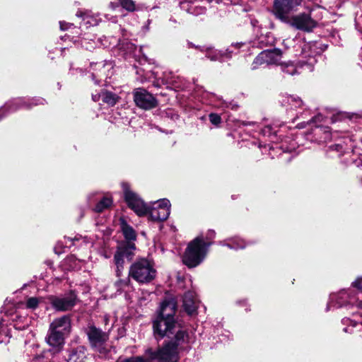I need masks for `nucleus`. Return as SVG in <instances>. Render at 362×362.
I'll return each mask as SVG.
<instances>
[{"instance_id":"f257e3e1","label":"nucleus","mask_w":362,"mask_h":362,"mask_svg":"<svg viewBox=\"0 0 362 362\" xmlns=\"http://www.w3.org/2000/svg\"><path fill=\"white\" fill-rule=\"evenodd\" d=\"M153 328L156 337H167L169 339H178L180 341H187L188 334L175 319L157 315L153 322Z\"/></svg>"},{"instance_id":"f03ea898","label":"nucleus","mask_w":362,"mask_h":362,"mask_svg":"<svg viewBox=\"0 0 362 362\" xmlns=\"http://www.w3.org/2000/svg\"><path fill=\"white\" fill-rule=\"evenodd\" d=\"M211 242L205 241L203 236L199 235L190 241L182 256L183 263L189 268L199 265L206 257Z\"/></svg>"},{"instance_id":"7ed1b4c3","label":"nucleus","mask_w":362,"mask_h":362,"mask_svg":"<svg viewBox=\"0 0 362 362\" xmlns=\"http://www.w3.org/2000/svg\"><path fill=\"white\" fill-rule=\"evenodd\" d=\"M187 341H180L178 339L170 340L157 351L148 349L145 351L146 357L149 362H177L179 359V352L184 348Z\"/></svg>"},{"instance_id":"20e7f679","label":"nucleus","mask_w":362,"mask_h":362,"mask_svg":"<svg viewBox=\"0 0 362 362\" xmlns=\"http://www.w3.org/2000/svg\"><path fill=\"white\" fill-rule=\"evenodd\" d=\"M154 262L147 258H139L131 266L129 277L139 284H148L156 276Z\"/></svg>"},{"instance_id":"39448f33","label":"nucleus","mask_w":362,"mask_h":362,"mask_svg":"<svg viewBox=\"0 0 362 362\" xmlns=\"http://www.w3.org/2000/svg\"><path fill=\"white\" fill-rule=\"evenodd\" d=\"M112 326L113 325H111L109 327H105V329L107 331L104 332L93 325H88L86 329V333L91 346L103 356H105L108 352L106 342L109 339V332Z\"/></svg>"},{"instance_id":"423d86ee","label":"nucleus","mask_w":362,"mask_h":362,"mask_svg":"<svg viewBox=\"0 0 362 362\" xmlns=\"http://www.w3.org/2000/svg\"><path fill=\"white\" fill-rule=\"evenodd\" d=\"M346 305H355L362 310V301L358 300L354 292L351 288L342 289L337 293H332L326 310L328 311L332 308H338Z\"/></svg>"},{"instance_id":"0eeeda50","label":"nucleus","mask_w":362,"mask_h":362,"mask_svg":"<svg viewBox=\"0 0 362 362\" xmlns=\"http://www.w3.org/2000/svg\"><path fill=\"white\" fill-rule=\"evenodd\" d=\"M45 103V100L40 98L31 99L17 98L12 99L6 102L5 105L0 108V120L6 117L8 114L14 112L19 109H30L33 106L44 105Z\"/></svg>"},{"instance_id":"6e6552de","label":"nucleus","mask_w":362,"mask_h":362,"mask_svg":"<svg viewBox=\"0 0 362 362\" xmlns=\"http://www.w3.org/2000/svg\"><path fill=\"white\" fill-rule=\"evenodd\" d=\"M303 0H274L272 13L275 17L284 23L288 21L289 13L298 11Z\"/></svg>"},{"instance_id":"1a4fd4ad","label":"nucleus","mask_w":362,"mask_h":362,"mask_svg":"<svg viewBox=\"0 0 362 362\" xmlns=\"http://www.w3.org/2000/svg\"><path fill=\"white\" fill-rule=\"evenodd\" d=\"M135 250V244L132 242H124L117 246L114 255V262L116 265L115 272L117 277L121 276L122 274L124 259H132L134 255Z\"/></svg>"},{"instance_id":"9d476101","label":"nucleus","mask_w":362,"mask_h":362,"mask_svg":"<svg viewBox=\"0 0 362 362\" xmlns=\"http://www.w3.org/2000/svg\"><path fill=\"white\" fill-rule=\"evenodd\" d=\"M122 187L125 202L129 208L133 210L139 216H146L148 211V204H145L137 194L131 190L129 184L122 183Z\"/></svg>"},{"instance_id":"9b49d317","label":"nucleus","mask_w":362,"mask_h":362,"mask_svg":"<svg viewBox=\"0 0 362 362\" xmlns=\"http://www.w3.org/2000/svg\"><path fill=\"white\" fill-rule=\"evenodd\" d=\"M170 202L167 199H162L148 204V211L146 216L152 221H164L170 213Z\"/></svg>"},{"instance_id":"f8f14e48","label":"nucleus","mask_w":362,"mask_h":362,"mask_svg":"<svg viewBox=\"0 0 362 362\" xmlns=\"http://www.w3.org/2000/svg\"><path fill=\"white\" fill-rule=\"evenodd\" d=\"M291 26L305 32H310L317 26V22L312 18L310 13H301L292 16L288 21L284 22Z\"/></svg>"},{"instance_id":"ddd939ff","label":"nucleus","mask_w":362,"mask_h":362,"mask_svg":"<svg viewBox=\"0 0 362 362\" xmlns=\"http://www.w3.org/2000/svg\"><path fill=\"white\" fill-rule=\"evenodd\" d=\"M47 299L54 310L64 312L71 310L75 305L76 295L71 291L64 296H49Z\"/></svg>"},{"instance_id":"4468645a","label":"nucleus","mask_w":362,"mask_h":362,"mask_svg":"<svg viewBox=\"0 0 362 362\" xmlns=\"http://www.w3.org/2000/svg\"><path fill=\"white\" fill-rule=\"evenodd\" d=\"M133 95L136 105L140 108L150 110L157 105V101L153 95L144 88L135 89Z\"/></svg>"},{"instance_id":"2eb2a0df","label":"nucleus","mask_w":362,"mask_h":362,"mask_svg":"<svg viewBox=\"0 0 362 362\" xmlns=\"http://www.w3.org/2000/svg\"><path fill=\"white\" fill-rule=\"evenodd\" d=\"M242 46L240 43L232 44L225 52L214 49L212 47H202L201 52L206 53V57L211 61H222L225 57H230L235 49H238Z\"/></svg>"},{"instance_id":"dca6fc26","label":"nucleus","mask_w":362,"mask_h":362,"mask_svg":"<svg viewBox=\"0 0 362 362\" xmlns=\"http://www.w3.org/2000/svg\"><path fill=\"white\" fill-rule=\"evenodd\" d=\"M93 69L92 77L93 80H95V83L98 84L99 81L103 79V77H110V71L113 68L112 63L111 62H101L99 63L91 64Z\"/></svg>"},{"instance_id":"f3484780","label":"nucleus","mask_w":362,"mask_h":362,"mask_svg":"<svg viewBox=\"0 0 362 362\" xmlns=\"http://www.w3.org/2000/svg\"><path fill=\"white\" fill-rule=\"evenodd\" d=\"M316 62L317 60L315 57H310L307 61L300 62L298 65H296L293 62L284 63L280 65L284 72L289 75H294L298 72V70L299 67L303 68L307 66L308 69L311 71Z\"/></svg>"},{"instance_id":"a211bd4d","label":"nucleus","mask_w":362,"mask_h":362,"mask_svg":"<svg viewBox=\"0 0 362 362\" xmlns=\"http://www.w3.org/2000/svg\"><path fill=\"white\" fill-rule=\"evenodd\" d=\"M176 310L177 302L175 299L172 297H167L161 303L157 315L175 319Z\"/></svg>"},{"instance_id":"6ab92c4d","label":"nucleus","mask_w":362,"mask_h":362,"mask_svg":"<svg viewBox=\"0 0 362 362\" xmlns=\"http://www.w3.org/2000/svg\"><path fill=\"white\" fill-rule=\"evenodd\" d=\"M52 331L67 336L71 331V320L69 316L64 315L55 319L49 325Z\"/></svg>"},{"instance_id":"aec40b11","label":"nucleus","mask_w":362,"mask_h":362,"mask_svg":"<svg viewBox=\"0 0 362 362\" xmlns=\"http://www.w3.org/2000/svg\"><path fill=\"white\" fill-rule=\"evenodd\" d=\"M66 335L59 333V332L52 331L49 329L46 341L52 347L54 352H59L64 346Z\"/></svg>"},{"instance_id":"412c9836","label":"nucleus","mask_w":362,"mask_h":362,"mask_svg":"<svg viewBox=\"0 0 362 362\" xmlns=\"http://www.w3.org/2000/svg\"><path fill=\"white\" fill-rule=\"evenodd\" d=\"M95 195H98V194H93L88 197V202L90 204L96 202L95 206L93 208V211L97 213H100L104 211L105 210L109 209L112 204V197L110 196H104V197H98L95 199L92 198V197Z\"/></svg>"},{"instance_id":"4be33fe9","label":"nucleus","mask_w":362,"mask_h":362,"mask_svg":"<svg viewBox=\"0 0 362 362\" xmlns=\"http://www.w3.org/2000/svg\"><path fill=\"white\" fill-rule=\"evenodd\" d=\"M282 105L286 107V110H293L298 108H303L305 103L297 95H290L284 97L282 99Z\"/></svg>"},{"instance_id":"5701e85b","label":"nucleus","mask_w":362,"mask_h":362,"mask_svg":"<svg viewBox=\"0 0 362 362\" xmlns=\"http://www.w3.org/2000/svg\"><path fill=\"white\" fill-rule=\"evenodd\" d=\"M183 306L188 314L192 315L195 313L197 305L195 293L193 291H188L185 294L183 297Z\"/></svg>"},{"instance_id":"b1692460","label":"nucleus","mask_w":362,"mask_h":362,"mask_svg":"<svg viewBox=\"0 0 362 362\" xmlns=\"http://www.w3.org/2000/svg\"><path fill=\"white\" fill-rule=\"evenodd\" d=\"M92 98L95 102L101 99L103 103L110 106L115 105L118 100L117 95L110 91H102L98 94L93 95Z\"/></svg>"},{"instance_id":"393cba45","label":"nucleus","mask_w":362,"mask_h":362,"mask_svg":"<svg viewBox=\"0 0 362 362\" xmlns=\"http://www.w3.org/2000/svg\"><path fill=\"white\" fill-rule=\"evenodd\" d=\"M86 349L83 346H78L71 351L67 362H85Z\"/></svg>"},{"instance_id":"a878e982","label":"nucleus","mask_w":362,"mask_h":362,"mask_svg":"<svg viewBox=\"0 0 362 362\" xmlns=\"http://www.w3.org/2000/svg\"><path fill=\"white\" fill-rule=\"evenodd\" d=\"M219 245L226 246L230 249L239 250L245 248L247 244L244 240L238 237H235L220 242Z\"/></svg>"},{"instance_id":"bb28decb","label":"nucleus","mask_w":362,"mask_h":362,"mask_svg":"<svg viewBox=\"0 0 362 362\" xmlns=\"http://www.w3.org/2000/svg\"><path fill=\"white\" fill-rule=\"evenodd\" d=\"M267 54V65L281 64V51L279 49H267L263 51Z\"/></svg>"},{"instance_id":"cd10ccee","label":"nucleus","mask_w":362,"mask_h":362,"mask_svg":"<svg viewBox=\"0 0 362 362\" xmlns=\"http://www.w3.org/2000/svg\"><path fill=\"white\" fill-rule=\"evenodd\" d=\"M315 135L318 136L316 140L319 143L327 142L332 139V134L329 128L327 127H321L317 126L315 129Z\"/></svg>"},{"instance_id":"c85d7f7f","label":"nucleus","mask_w":362,"mask_h":362,"mask_svg":"<svg viewBox=\"0 0 362 362\" xmlns=\"http://www.w3.org/2000/svg\"><path fill=\"white\" fill-rule=\"evenodd\" d=\"M345 141L342 140L338 141L334 144H332L328 147V153L330 156H340L347 150V147L344 146Z\"/></svg>"},{"instance_id":"c756f323","label":"nucleus","mask_w":362,"mask_h":362,"mask_svg":"<svg viewBox=\"0 0 362 362\" xmlns=\"http://www.w3.org/2000/svg\"><path fill=\"white\" fill-rule=\"evenodd\" d=\"M120 225L123 235L125 239L129 240L128 242L136 240V234L135 230L123 218L120 219Z\"/></svg>"},{"instance_id":"7c9ffc66","label":"nucleus","mask_w":362,"mask_h":362,"mask_svg":"<svg viewBox=\"0 0 362 362\" xmlns=\"http://www.w3.org/2000/svg\"><path fill=\"white\" fill-rule=\"evenodd\" d=\"M361 316L362 317V311L360 313ZM342 323L344 325H347L345 328H344V331L345 332L353 333V329L356 327H362V321L358 322L354 320H351L350 318L345 317L342 320Z\"/></svg>"},{"instance_id":"2f4dec72","label":"nucleus","mask_w":362,"mask_h":362,"mask_svg":"<svg viewBox=\"0 0 362 362\" xmlns=\"http://www.w3.org/2000/svg\"><path fill=\"white\" fill-rule=\"evenodd\" d=\"M13 327L16 329L23 330L29 326L30 320L27 317H18L16 315V318L13 319Z\"/></svg>"},{"instance_id":"473e14b6","label":"nucleus","mask_w":362,"mask_h":362,"mask_svg":"<svg viewBox=\"0 0 362 362\" xmlns=\"http://www.w3.org/2000/svg\"><path fill=\"white\" fill-rule=\"evenodd\" d=\"M266 58H267V54L265 53H264V52L262 51L255 59V60L252 64V69H256L262 65H267V59Z\"/></svg>"},{"instance_id":"72a5a7b5","label":"nucleus","mask_w":362,"mask_h":362,"mask_svg":"<svg viewBox=\"0 0 362 362\" xmlns=\"http://www.w3.org/2000/svg\"><path fill=\"white\" fill-rule=\"evenodd\" d=\"M179 78L175 77L172 73H164L163 83L173 85L176 88H182L180 86L177 85V80Z\"/></svg>"},{"instance_id":"f704fd0d","label":"nucleus","mask_w":362,"mask_h":362,"mask_svg":"<svg viewBox=\"0 0 362 362\" xmlns=\"http://www.w3.org/2000/svg\"><path fill=\"white\" fill-rule=\"evenodd\" d=\"M119 5L126 11L133 12L136 10V4L133 0H117Z\"/></svg>"},{"instance_id":"c9c22d12","label":"nucleus","mask_w":362,"mask_h":362,"mask_svg":"<svg viewBox=\"0 0 362 362\" xmlns=\"http://www.w3.org/2000/svg\"><path fill=\"white\" fill-rule=\"evenodd\" d=\"M186 6H188V4L186 3H181L182 8L187 10V12L192 14L198 15L202 13L204 11V9L202 7L197 8L192 6H190V7H187Z\"/></svg>"},{"instance_id":"e433bc0d","label":"nucleus","mask_w":362,"mask_h":362,"mask_svg":"<svg viewBox=\"0 0 362 362\" xmlns=\"http://www.w3.org/2000/svg\"><path fill=\"white\" fill-rule=\"evenodd\" d=\"M41 302V299L35 297L29 298L26 303L25 306L27 308L34 310L37 308L40 303Z\"/></svg>"},{"instance_id":"4c0bfd02","label":"nucleus","mask_w":362,"mask_h":362,"mask_svg":"<svg viewBox=\"0 0 362 362\" xmlns=\"http://www.w3.org/2000/svg\"><path fill=\"white\" fill-rule=\"evenodd\" d=\"M117 362H149L148 357L146 358L143 356H131L129 358L119 359Z\"/></svg>"},{"instance_id":"58836bf2","label":"nucleus","mask_w":362,"mask_h":362,"mask_svg":"<svg viewBox=\"0 0 362 362\" xmlns=\"http://www.w3.org/2000/svg\"><path fill=\"white\" fill-rule=\"evenodd\" d=\"M276 132L275 127L272 125H267L262 129V133L264 136H271Z\"/></svg>"},{"instance_id":"ea45409f","label":"nucleus","mask_w":362,"mask_h":362,"mask_svg":"<svg viewBox=\"0 0 362 362\" xmlns=\"http://www.w3.org/2000/svg\"><path fill=\"white\" fill-rule=\"evenodd\" d=\"M7 338H9V336L6 327H0V343H6Z\"/></svg>"},{"instance_id":"a19ab883","label":"nucleus","mask_w":362,"mask_h":362,"mask_svg":"<svg viewBox=\"0 0 362 362\" xmlns=\"http://www.w3.org/2000/svg\"><path fill=\"white\" fill-rule=\"evenodd\" d=\"M120 49H124V51H125L126 54H131L136 49V46L133 43L127 42L125 45H122L120 47Z\"/></svg>"},{"instance_id":"79ce46f5","label":"nucleus","mask_w":362,"mask_h":362,"mask_svg":"<svg viewBox=\"0 0 362 362\" xmlns=\"http://www.w3.org/2000/svg\"><path fill=\"white\" fill-rule=\"evenodd\" d=\"M209 118L211 123L216 126L218 125L221 121V118L220 115H218V114H216V113H211L209 115Z\"/></svg>"},{"instance_id":"37998d69","label":"nucleus","mask_w":362,"mask_h":362,"mask_svg":"<svg viewBox=\"0 0 362 362\" xmlns=\"http://www.w3.org/2000/svg\"><path fill=\"white\" fill-rule=\"evenodd\" d=\"M130 284V280L129 278H126L124 279H119L116 281L115 285L119 288H123L125 286H129Z\"/></svg>"},{"instance_id":"c03bdc74","label":"nucleus","mask_w":362,"mask_h":362,"mask_svg":"<svg viewBox=\"0 0 362 362\" xmlns=\"http://www.w3.org/2000/svg\"><path fill=\"white\" fill-rule=\"evenodd\" d=\"M351 286L352 288H356L359 292L362 293V277H358L354 281H353Z\"/></svg>"},{"instance_id":"a18cd8bd","label":"nucleus","mask_w":362,"mask_h":362,"mask_svg":"<svg viewBox=\"0 0 362 362\" xmlns=\"http://www.w3.org/2000/svg\"><path fill=\"white\" fill-rule=\"evenodd\" d=\"M68 240L70 242H71V241H77V242L82 241L84 243H89V240L87 237H82L81 235H76L74 239L69 238Z\"/></svg>"},{"instance_id":"49530a36","label":"nucleus","mask_w":362,"mask_h":362,"mask_svg":"<svg viewBox=\"0 0 362 362\" xmlns=\"http://www.w3.org/2000/svg\"><path fill=\"white\" fill-rule=\"evenodd\" d=\"M59 24H60V28L62 30H68L70 27L74 26V25L72 23H66L64 21H61L59 23Z\"/></svg>"},{"instance_id":"de8ad7c7","label":"nucleus","mask_w":362,"mask_h":362,"mask_svg":"<svg viewBox=\"0 0 362 362\" xmlns=\"http://www.w3.org/2000/svg\"><path fill=\"white\" fill-rule=\"evenodd\" d=\"M323 119V117L322 115H317L315 117H313L310 121V123H317L318 122H322Z\"/></svg>"},{"instance_id":"09e8293b","label":"nucleus","mask_w":362,"mask_h":362,"mask_svg":"<svg viewBox=\"0 0 362 362\" xmlns=\"http://www.w3.org/2000/svg\"><path fill=\"white\" fill-rule=\"evenodd\" d=\"M352 163H355V165L358 167L362 166V157H359L358 158H353L351 159Z\"/></svg>"},{"instance_id":"8fccbe9b","label":"nucleus","mask_w":362,"mask_h":362,"mask_svg":"<svg viewBox=\"0 0 362 362\" xmlns=\"http://www.w3.org/2000/svg\"><path fill=\"white\" fill-rule=\"evenodd\" d=\"M215 237V232L214 230H209L206 235V239H213Z\"/></svg>"},{"instance_id":"3c124183","label":"nucleus","mask_w":362,"mask_h":362,"mask_svg":"<svg viewBox=\"0 0 362 362\" xmlns=\"http://www.w3.org/2000/svg\"><path fill=\"white\" fill-rule=\"evenodd\" d=\"M110 322V317L108 315H105L103 316V323L105 325V327L108 326Z\"/></svg>"},{"instance_id":"603ef678","label":"nucleus","mask_w":362,"mask_h":362,"mask_svg":"<svg viewBox=\"0 0 362 362\" xmlns=\"http://www.w3.org/2000/svg\"><path fill=\"white\" fill-rule=\"evenodd\" d=\"M187 47L189 48H197V49H199L200 51H201V49L202 48V47H198V46H195L192 42H187Z\"/></svg>"},{"instance_id":"864d4df0","label":"nucleus","mask_w":362,"mask_h":362,"mask_svg":"<svg viewBox=\"0 0 362 362\" xmlns=\"http://www.w3.org/2000/svg\"><path fill=\"white\" fill-rule=\"evenodd\" d=\"M151 23V20H148L146 21V25H145L143 28L145 29L146 30H149V25Z\"/></svg>"},{"instance_id":"5fc2aeb1","label":"nucleus","mask_w":362,"mask_h":362,"mask_svg":"<svg viewBox=\"0 0 362 362\" xmlns=\"http://www.w3.org/2000/svg\"><path fill=\"white\" fill-rule=\"evenodd\" d=\"M76 16H78V17H83L82 13L81 12H77L76 13Z\"/></svg>"},{"instance_id":"6e6d98bb","label":"nucleus","mask_w":362,"mask_h":362,"mask_svg":"<svg viewBox=\"0 0 362 362\" xmlns=\"http://www.w3.org/2000/svg\"><path fill=\"white\" fill-rule=\"evenodd\" d=\"M82 44H83V42H82ZM83 46L85 47L86 49H91L93 47V46H86L84 45H83Z\"/></svg>"},{"instance_id":"4d7b16f0","label":"nucleus","mask_w":362,"mask_h":362,"mask_svg":"<svg viewBox=\"0 0 362 362\" xmlns=\"http://www.w3.org/2000/svg\"><path fill=\"white\" fill-rule=\"evenodd\" d=\"M259 40V41H260V42H262V41H263V40H262V37H260Z\"/></svg>"}]
</instances>
